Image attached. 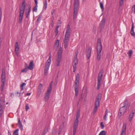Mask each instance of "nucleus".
<instances>
[{
	"label": "nucleus",
	"mask_w": 135,
	"mask_h": 135,
	"mask_svg": "<svg viewBox=\"0 0 135 135\" xmlns=\"http://www.w3.org/2000/svg\"><path fill=\"white\" fill-rule=\"evenodd\" d=\"M2 16V11L1 8H0V21H1Z\"/></svg>",
	"instance_id": "obj_44"
},
{
	"label": "nucleus",
	"mask_w": 135,
	"mask_h": 135,
	"mask_svg": "<svg viewBox=\"0 0 135 135\" xmlns=\"http://www.w3.org/2000/svg\"><path fill=\"white\" fill-rule=\"evenodd\" d=\"M105 18H103L100 23V25L104 26L105 23Z\"/></svg>",
	"instance_id": "obj_24"
},
{
	"label": "nucleus",
	"mask_w": 135,
	"mask_h": 135,
	"mask_svg": "<svg viewBox=\"0 0 135 135\" xmlns=\"http://www.w3.org/2000/svg\"><path fill=\"white\" fill-rule=\"evenodd\" d=\"M31 7L30 6L28 7V11L26 12L25 13L26 14V18H28V16L29 15V13L30 12V11H31Z\"/></svg>",
	"instance_id": "obj_25"
},
{
	"label": "nucleus",
	"mask_w": 135,
	"mask_h": 135,
	"mask_svg": "<svg viewBox=\"0 0 135 135\" xmlns=\"http://www.w3.org/2000/svg\"><path fill=\"white\" fill-rule=\"evenodd\" d=\"M14 94L13 93H12L11 94V97H14Z\"/></svg>",
	"instance_id": "obj_63"
},
{
	"label": "nucleus",
	"mask_w": 135,
	"mask_h": 135,
	"mask_svg": "<svg viewBox=\"0 0 135 135\" xmlns=\"http://www.w3.org/2000/svg\"><path fill=\"white\" fill-rule=\"evenodd\" d=\"M102 46L100 38H99L97 40V59L98 61H99L101 59V52L102 50Z\"/></svg>",
	"instance_id": "obj_1"
},
{
	"label": "nucleus",
	"mask_w": 135,
	"mask_h": 135,
	"mask_svg": "<svg viewBox=\"0 0 135 135\" xmlns=\"http://www.w3.org/2000/svg\"><path fill=\"white\" fill-rule=\"evenodd\" d=\"M79 123V120L78 119H76L74 123H76L78 124Z\"/></svg>",
	"instance_id": "obj_53"
},
{
	"label": "nucleus",
	"mask_w": 135,
	"mask_h": 135,
	"mask_svg": "<svg viewBox=\"0 0 135 135\" xmlns=\"http://www.w3.org/2000/svg\"><path fill=\"white\" fill-rule=\"evenodd\" d=\"M55 36H56L57 35L58 33V30L55 29Z\"/></svg>",
	"instance_id": "obj_46"
},
{
	"label": "nucleus",
	"mask_w": 135,
	"mask_h": 135,
	"mask_svg": "<svg viewBox=\"0 0 135 135\" xmlns=\"http://www.w3.org/2000/svg\"><path fill=\"white\" fill-rule=\"evenodd\" d=\"M19 49V47L18 43L17 42L15 44V52L17 55L18 54V51Z\"/></svg>",
	"instance_id": "obj_17"
},
{
	"label": "nucleus",
	"mask_w": 135,
	"mask_h": 135,
	"mask_svg": "<svg viewBox=\"0 0 135 135\" xmlns=\"http://www.w3.org/2000/svg\"><path fill=\"white\" fill-rule=\"evenodd\" d=\"M25 109L26 111H27L28 110H29L30 109L28 105L27 104H26V105Z\"/></svg>",
	"instance_id": "obj_40"
},
{
	"label": "nucleus",
	"mask_w": 135,
	"mask_h": 135,
	"mask_svg": "<svg viewBox=\"0 0 135 135\" xmlns=\"http://www.w3.org/2000/svg\"><path fill=\"white\" fill-rule=\"evenodd\" d=\"M37 5H35L33 9V11L36 12L37 10Z\"/></svg>",
	"instance_id": "obj_37"
},
{
	"label": "nucleus",
	"mask_w": 135,
	"mask_h": 135,
	"mask_svg": "<svg viewBox=\"0 0 135 135\" xmlns=\"http://www.w3.org/2000/svg\"><path fill=\"white\" fill-rule=\"evenodd\" d=\"M77 127H73V135H75V134L76 131V129Z\"/></svg>",
	"instance_id": "obj_36"
},
{
	"label": "nucleus",
	"mask_w": 135,
	"mask_h": 135,
	"mask_svg": "<svg viewBox=\"0 0 135 135\" xmlns=\"http://www.w3.org/2000/svg\"><path fill=\"white\" fill-rule=\"evenodd\" d=\"M58 52L62 53V49L61 47L59 48Z\"/></svg>",
	"instance_id": "obj_51"
},
{
	"label": "nucleus",
	"mask_w": 135,
	"mask_h": 135,
	"mask_svg": "<svg viewBox=\"0 0 135 135\" xmlns=\"http://www.w3.org/2000/svg\"><path fill=\"white\" fill-rule=\"evenodd\" d=\"M119 109L118 113V115L120 117L123 115L124 114L127 109V108L121 106Z\"/></svg>",
	"instance_id": "obj_10"
},
{
	"label": "nucleus",
	"mask_w": 135,
	"mask_h": 135,
	"mask_svg": "<svg viewBox=\"0 0 135 135\" xmlns=\"http://www.w3.org/2000/svg\"><path fill=\"white\" fill-rule=\"evenodd\" d=\"M47 0H45V2L44 3V6L43 9L44 10H46L47 8Z\"/></svg>",
	"instance_id": "obj_26"
},
{
	"label": "nucleus",
	"mask_w": 135,
	"mask_h": 135,
	"mask_svg": "<svg viewBox=\"0 0 135 135\" xmlns=\"http://www.w3.org/2000/svg\"><path fill=\"white\" fill-rule=\"evenodd\" d=\"M19 129H17L13 132V135H18V131Z\"/></svg>",
	"instance_id": "obj_31"
},
{
	"label": "nucleus",
	"mask_w": 135,
	"mask_h": 135,
	"mask_svg": "<svg viewBox=\"0 0 135 135\" xmlns=\"http://www.w3.org/2000/svg\"><path fill=\"white\" fill-rule=\"evenodd\" d=\"M82 94H81V95L79 99V100H81L83 99V97H82Z\"/></svg>",
	"instance_id": "obj_58"
},
{
	"label": "nucleus",
	"mask_w": 135,
	"mask_h": 135,
	"mask_svg": "<svg viewBox=\"0 0 135 135\" xmlns=\"http://www.w3.org/2000/svg\"><path fill=\"white\" fill-rule=\"evenodd\" d=\"M70 35V33L66 32L65 36L64 41H68V39L69 38V36Z\"/></svg>",
	"instance_id": "obj_19"
},
{
	"label": "nucleus",
	"mask_w": 135,
	"mask_h": 135,
	"mask_svg": "<svg viewBox=\"0 0 135 135\" xmlns=\"http://www.w3.org/2000/svg\"><path fill=\"white\" fill-rule=\"evenodd\" d=\"M104 26H102V25L100 26L99 28L100 29V32H101L102 31V29L104 27Z\"/></svg>",
	"instance_id": "obj_43"
},
{
	"label": "nucleus",
	"mask_w": 135,
	"mask_h": 135,
	"mask_svg": "<svg viewBox=\"0 0 135 135\" xmlns=\"http://www.w3.org/2000/svg\"><path fill=\"white\" fill-rule=\"evenodd\" d=\"M92 48L91 46H89L86 49V56L87 59H89L91 55Z\"/></svg>",
	"instance_id": "obj_11"
},
{
	"label": "nucleus",
	"mask_w": 135,
	"mask_h": 135,
	"mask_svg": "<svg viewBox=\"0 0 135 135\" xmlns=\"http://www.w3.org/2000/svg\"><path fill=\"white\" fill-rule=\"evenodd\" d=\"M126 127V123H124L123 124L122 132L120 134V135H125Z\"/></svg>",
	"instance_id": "obj_13"
},
{
	"label": "nucleus",
	"mask_w": 135,
	"mask_h": 135,
	"mask_svg": "<svg viewBox=\"0 0 135 135\" xmlns=\"http://www.w3.org/2000/svg\"><path fill=\"white\" fill-rule=\"evenodd\" d=\"M80 114L76 113V119H79V118L80 117Z\"/></svg>",
	"instance_id": "obj_52"
},
{
	"label": "nucleus",
	"mask_w": 135,
	"mask_h": 135,
	"mask_svg": "<svg viewBox=\"0 0 135 135\" xmlns=\"http://www.w3.org/2000/svg\"><path fill=\"white\" fill-rule=\"evenodd\" d=\"M61 58L59 57H57L56 59V66H58L60 65V62L61 61Z\"/></svg>",
	"instance_id": "obj_21"
},
{
	"label": "nucleus",
	"mask_w": 135,
	"mask_h": 135,
	"mask_svg": "<svg viewBox=\"0 0 135 135\" xmlns=\"http://www.w3.org/2000/svg\"><path fill=\"white\" fill-rule=\"evenodd\" d=\"M132 8H134V13L135 14V5L133 6L132 7Z\"/></svg>",
	"instance_id": "obj_59"
},
{
	"label": "nucleus",
	"mask_w": 135,
	"mask_h": 135,
	"mask_svg": "<svg viewBox=\"0 0 135 135\" xmlns=\"http://www.w3.org/2000/svg\"><path fill=\"white\" fill-rule=\"evenodd\" d=\"M80 110L79 109H78V110L77 112V114H80Z\"/></svg>",
	"instance_id": "obj_61"
},
{
	"label": "nucleus",
	"mask_w": 135,
	"mask_h": 135,
	"mask_svg": "<svg viewBox=\"0 0 135 135\" xmlns=\"http://www.w3.org/2000/svg\"><path fill=\"white\" fill-rule=\"evenodd\" d=\"M99 135H106L105 132L104 131H102L100 132Z\"/></svg>",
	"instance_id": "obj_35"
},
{
	"label": "nucleus",
	"mask_w": 135,
	"mask_h": 135,
	"mask_svg": "<svg viewBox=\"0 0 135 135\" xmlns=\"http://www.w3.org/2000/svg\"><path fill=\"white\" fill-rule=\"evenodd\" d=\"M74 64H73V72H75L76 69V65L78 64V60L76 59L75 60H74Z\"/></svg>",
	"instance_id": "obj_15"
},
{
	"label": "nucleus",
	"mask_w": 135,
	"mask_h": 135,
	"mask_svg": "<svg viewBox=\"0 0 135 135\" xmlns=\"http://www.w3.org/2000/svg\"><path fill=\"white\" fill-rule=\"evenodd\" d=\"M100 126H101V128L102 129H103L104 127V125L103 124V122H101L100 123Z\"/></svg>",
	"instance_id": "obj_45"
},
{
	"label": "nucleus",
	"mask_w": 135,
	"mask_h": 135,
	"mask_svg": "<svg viewBox=\"0 0 135 135\" xmlns=\"http://www.w3.org/2000/svg\"><path fill=\"white\" fill-rule=\"evenodd\" d=\"M16 95L17 96H19L20 95V92L17 91H16L15 93Z\"/></svg>",
	"instance_id": "obj_42"
},
{
	"label": "nucleus",
	"mask_w": 135,
	"mask_h": 135,
	"mask_svg": "<svg viewBox=\"0 0 135 135\" xmlns=\"http://www.w3.org/2000/svg\"><path fill=\"white\" fill-rule=\"evenodd\" d=\"M100 7L102 10V11H104V7L103 4L101 2H100Z\"/></svg>",
	"instance_id": "obj_33"
},
{
	"label": "nucleus",
	"mask_w": 135,
	"mask_h": 135,
	"mask_svg": "<svg viewBox=\"0 0 135 135\" xmlns=\"http://www.w3.org/2000/svg\"><path fill=\"white\" fill-rule=\"evenodd\" d=\"M26 7L25 2L24 1L23 2L22 6L20 7V11L19 12V19L18 22L21 23L22 21V18Z\"/></svg>",
	"instance_id": "obj_3"
},
{
	"label": "nucleus",
	"mask_w": 135,
	"mask_h": 135,
	"mask_svg": "<svg viewBox=\"0 0 135 135\" xmlns=\"http://www.w3.org/2000/svg\"><path fill=\"white\" fill-rule=\"evenodd\" d=\"M51 91H48V90H47V91L45 95V100L46 101H47L49 98V95L51 93Z\"/></svg>",
	"instance_id": "obj_18"
},
{
	"label": "nucleus",
	"mask_w": 135,
	"mask_h": 135,
	"mask_svg": "<svg viewBox=\"0 0 135 135\" xmlns=\"http://www.w3.org/2000/svg\"><path fill=\"white\" fill-rule=\"evenodd\" d=\"M41 16L40 15L39 16L37 20V21L38 22L39 21H40L41 20Z\"/></svg>",
	"instance_id": "obj_48"
},
{
	"label": "nucleus",
	"mask_w": 135,
	"mask_h": 135,
	"mask_svg": "<svg viewBox=\"0 0 135 135\" xmlns=\"http://www.w3.org/2000/svg\"><path fill=\"white\" fill-rule=\"evenodd\" d=\"M51 20H52V21H51L52 22L51 23V26L52 27H53L54 26V22H53L54 19V17L53 16H51Z\"/></svg>",
	"instance_id": "obj_34"
},
{
	"label": "nucleus",
	"mask_w": 135,
	"mask_h": 135,
	"mask_svg": "<svg viewBox=\"0 0 135 135\" xmlns=\"http://www.w3.org/2000/svg\"><path fill=\"white\" fill-rule=\"evenodd\" d=\"M128 104V100L127 99H126L124 102L121 103L120 104V106H123V107H125L127 108L128 106V108L130 106V105Z\"/></svg>",
	"instance_id": "obj_12"
},
{
	"label": "nucleus",
	"mask_w": 135,
	"mask_h": 135,
	"mask_svg": "<svg viewBox=\"0 0 135 135\" xmlns=\"http://www.w3.org/2000/svg\"><path fill=\"white\" fill-rule=\"evenodd\" d=\"M26 84L25 83H23L20 86L21 91L23 89V87L26 85Z\"/></svg>",
	"instance_id": "obj_39"
},
{
	"label": "nucleus",
	"mask_w": 135,
	"mask_h": 135,
	"mask_svg": "<svg viewBox=\"0 0 135 135\" xmlns=\"http://www.w3.org/2000/svg\"><path fill=\"white\" fill-rule=\"evenodd\" d=\"M59 27V25L57 26H56V27L55 29H56V30H58V29Z\"/></svg>",
	"instance_id": "obj_64"
},
{
	"label": "nucleus",
	"mask_w": 135,
	"mask_h": 135,
	"mask_svg": "<svg viewBox=\"0 0 135 135\" xmlns=\"http://www.w3.org/2000/svg\"><path fill=\"white\" fill-rule=\"evenodd\" d=\"M107 112H108V110H107V109H106L105 110V114L104 117V120H106V118L107 117V113H108Z\"/></svg>",
	"instance_id": "obj_32"
},
{
	"label": "nucleus",
	"mask_w": 135,
	"mask_h": 135,
	"mask_svg": "<svg viewBox=\"0 0 135 135\" xmlns=\"http://www.w3.org/2000/svg\"><path fill=\"white\" fill-rule=\"evenodd\" d=\"M132 53V50H130L128 52V54L129 55V57H130L131 56Z\"/></svg>",
	"instance_id": "obj_38"
},
{
	"label": "nucleus",
	"mask_w": 135,
	"mask_h": 135,
	"mask_svg": "<svg viewBox=\"0 0 135 135\" xmlns=\"http://www.w3.org/2000/svg\"><path fill=\"white\" fill-rule=\"evenodd\" d=\"M51 59L49 58L45 64L44 71V75L46 76L47 75L48 71L51 63Z\"/></svg>",
	"instance_id": "obj_7"
},
{
	"label": "nucleus",
	"mask_w": 135,
	"mask_h": 135,
	"mask_svg": "<svg viewBox=\"0 0 135 135\" xmlns=\"http://www.w3.org/2000/svg\"><path fill=\"white\" fill-rule=\"evenodd\" d=\"M33 61H31L30 63L29 66L28 67H26L24 69L21 70V72L25 73L28 71V69L32 70L33 69Z\"/></svg>",
	"instance_id": "obj_8"
},
{
	"label": "nucleus",
	"mask_w": 135,
	"mask_h": 135,
	"mask_svg": "<svg viewBox=\"0 0 135 135\" xmlns=\"http://www.w3.org/2000/svg\"><path fill=\"white\" fill-rule=\"evenodd\" d=\"M18 127L20 128L21 130L23 129V126L22 125V124L21 122L20 119V118H18Z\"/></svg>",
	"instance_id": "obj_20"
},
{
	"label": "nucleus",
	"mask_w": 135,
	"mask_h": 135,
	"mask_svg": "<svg viewBox=\"0 0 135 135\" xmlns=\"http://www.w3.org/2000/svg\"><path fill=\"white\" fill-rule=\"evenodd\" d=\"M124 0H120L119 1V6H122Z\"/></svg>",
	"instance_id": "obj_41"
},
{
	"label": "nucleus",
	"mask_w": 135,
	"mask_h": 135,
	"mask_svg": "<svg viewBox=\"0 0 135 135\" xmlns=\"http://www.w3.org/2000/svg\"><path fill=\"white\" fill-rule=\"evenodd\" d=\"M79 73L77 74L76 76L74 87L75 91V95L76 96H77L78 94L79 90L78 88V86L79 83Z\"/></svg>",
	"instance_id": "obj_5"
},
{
	"label": "nucleus",
	"mask_w": 135,
	"mask_h": 135,
	"mask_svg": "<svg viewBox=\"0 0 135 135\" xmlns=\"http://www.w3.org/2000/svg\"><path fill=\"white\" fill-rule=\"evenodd\" d=\"M135 113L134 112H132V113L130 114L129 115V121L131 122L132 118L134 116V114Z\"/></svg>",
	"instance_id": "obj_22"
},
{
	"label": "nucleus",
	"mask_w": 135,
	"mask_h": 135,
	"mask_svg": "<svg viewBox=\"0 0 135 135\" xmlns=\"http://www.w3.org/2000/svg\"><path fill=\"white\" fill-rule=\"evenodd\" d=\"M77 55H75L74 56V58H75V59L74 60H75L76 59H77L78 60V59H77Z\"/></svg>",
	"instance_id": "obj_62"
},
{
	"label": "nucleus",
	"mask_w": 135,
	"mask_h": 135,
	"mask_svg": "<svg viewBox=\"0 0 135 135\" xmlns=\"http://www.w3.org/2000/svg\"><path fill=\"white\" fill-rule=\"evenodd\" d=\"M101 99V94L100 93H99L96 99L95 102V103L96 104H100V101Z\"/></svg>",
	"instance_id": "obj_14"
},
{
	"label": "nucleus",
	"mask_w": 135,
	"mask_h": 135,
	"mask_svg": "<svg viewBox=\"0 0 135 135\" xmlns=\"http://www.w3.org/2000/svg\"><path fill=\"white\" fill-rule=\"evenodd\" d=\"M68 41H64V47L65 48H66L68 47Z\"/></svg>",
	"instance_id": "obj_28"
},
{
	"label": "nucleus",
	"mask_w": 135,
	"mask_h": 135,
	"mask_svg": "<svg viewBox=\"0 0 135 135\" xmlns=\"http://www.w3.org/2000/svg\"><path fill=\"white\" fill-rule=\"evenodd\" d=\"M35 5H37V0H34Z\"/></svg>",
	"instance_id": "obj_57"
},
{
	"label": "nucleus",
	"mask_w": 135,
	"mask_h": 135,
	"mask_svg": "<svg viewBox=\"0 0 135 135\" xmlns=\"http://www.w3.org/2000/svg\"><path fill=\"white\" fill-rule=\"evenodd\" d=\"M5 77L6 76L4 70H3L1 76V82H2L1 88L2 91L3 90L4 87L5 85V81L6 80Z\"/></svg>",
	"instance_id": "obj_9"
},
{
	"label": "nucleus",
	"mask_w": 135,
	"mask_h": 135,
	"mask_svg": "<svg viewBox=\"0 0 135 135\" xmlns=\"http://www.w3.org/2000/svg\"><path fill=\"white\" fill-rule=\"evenodd\" d=\"M104 70L102 69L100 71L98 76V84H97V89L99 90L100 87L101 85V80L102 79L103 75L104 73Z\"/></svg>",
	"instance_id": "obj_6"
},
{
	"label": "nucleus",
	"mask_w": 135,
	"mask_h": 135,
	"mask_svg": "<svg viewBox=\"0 0 135 135\" xmlns=\"http://www.w3.org/2000/svg\"><path fill=\"white\" fill-rule=\"evenodd\" d=\"M70 26L69 25H68L66 29V32H68L70 33Z\"/></svg>",
	"instance_id": "obj_30"
},
{
	"label": "nucleus",
	"mask_w": 135,
	"mask_h": 135,
	"mask_svg": "<svg viewBox=\"0 0 135 135\" xmlns=\"http://www.w3.org/2000/svg\"><path fill=\"white\" fill-rule=\"evenodd\" d=\"M58 57H62V53H59L58 52Z\"/></svg>",
	"instance_id": "obj_49"
},
{
	"label": "nucleus",
	"mask_w": 135,
	"mask_h": 135,
	"mask_svg": "<svg viewBox=\"0 0 135 135\" xmlns=\"http://www.w3.org/2000/svg\"><path fill=\"white\" fill-rule=\"evenodd\" d=\"M59 41L58 40H57L55 42V45H56L58 46L59 45Z\"/></svg>",
	"instance_id": "obj_47"
},
{
	"label": "nucleus",
	"mask_w": 135,
	"mask_h": 135,
	"mask_svg": "<svg viewBox=\"0 0 135 135\" xmlns=\"http://www.w3.org/2000/svg\"><path fill=\"white\" fill-rule=\"evenodd\" d=\"M79 6V0H74V12L73 15V19L74 20L77 17Z\"/></svg>",
	"instance_id": "obj_2"
},
{
	"label": "nucleus",
	"mask_w": 135,
	"mask_h": 135,
	"mask_svg": "<svg viewBox=\"0 0 135 135\" xmlns=\"http://www.w3.org/2000/svg\"><path fill=\"white\" fill-rule=\"evenodd\" d=\"M54 12H55V11H54V10H53L52 11H51L52 16H54V15H53V14L54 13Z\"/></svg>",
	"instance_id": "obj_56"
},
{
	"label": "nucleus",
	"mask_w": 135,
	"mask_h": 135,
	"mask_svg": "<svg viewBox=\"0 0 135 135\" xmlns=\"http://www.w3.org/2000/svg\"><path fill=\"white\" fill-rule=\"evenodd\" d=\"M78 124L76 123H74L73 127H78Z\"/></svg>",
	"instance_id": "obj_54"
},
{
	"label": "nucleus",
	"mask_w": 135,
	"mask_h": 135,
	"mask_svg": "<svg viewBox=\"0 0 135 135\" xmlns=\"http://www.w3.org/2000/svg\"><path fill=\"white\" fill-rule=\"evenodd\" d=\"M1 93L0 94V117L2 116L4 112L3 110L4 108V96Z\"/></svg>",
	"instance_id": "obj_4"
},
{
	"label": "nucleus",
	"mask_w": 135,
	"mask_h": 135,
	"mask_svg": "<svg viewBox=\"0 0 135 135\" xmlns=\"http://www.w3.org/2000/svg\"><path fill=\"white\" fill-rule=\"evenodd\" d=\"M62 23V22L61 21V18L59 20H58V21L57 22V24H61Z\"/></svg>",
	"instance_id": "obj_55"
},
{
	"label": "nucleus",
	"mask_w": 135,
	"mask_h": 135,
	"mask_svg": "<svg viewBox=\"0 0 135 135\" xmlns=\"http://www.w3.org/2000/svg\"><path fill=\"white\" fill-rule=\"evenodd\" d=\"M99 104L95 103V107L94 109V112H96L97 110V108L99 106Z\"/></svg>",
	"instance_id": "obj_27"
},
{
	"label": "nucleus",
	"mask_w": 135,
	"mask_h": 135,
	"mask_svg": "<svg viewBox=\"0 0 135 135\" xmlns=\"http://www.w3.org/2000/svg\"><path fill=\"white\" fill-rule=\"evenodd\" d=\"M49 58L51 59V52H50V53H49Z\"/></svg>",
	"instance_id": "obj_60"
},
{
	"label": "nucleus",
	"mask_w": 135,
	"mask_h": 135,
	"mask_svg": "<svg viewBox=\"0 0 135 135\" xmlns=\"http://www.w3.org/2000/svg\"><path fill=\"white\" fill-rule=\"evenodd\" d=\"M131 34L132 36L135 37V32H134V23L132 22V27L131 31Z\"/></svg>",
	"instance_id": "obj_16"
},
{
	"label": "nucleus",
	"mask_w": 135,
	"mask_h": 135,
	"mask_svg": "<svg viewBox=\"0 0 135 135\" xmlns=\"http://www.w3.org/2000/svg\"><path fill=\"white\" fill-rule=\"evenodd\" d=\"M48 129L47 128H46L44 130L43 132V134H45L47 132Z\"/></svg>",
	"instance_id": "obj_50"
},
{
	"label": "nucleus",
	"mask_w": 135,
	"mask_h": 135,
	"mask_svg": "<svg viewBox=\"0 0 135 135\" xmlns=\"http://www.w3.org/2000/svg\"><path fill=\"white\" fill-rule=\"evenodd\" d=\"M42 85L41 84H40L38 86V88L37 89V91L39 93H41V90L42 89Z\"/></svg>",
	"instance_id": "obj_23"
},
{
	"label": "nucleus",
	"mask_w": 135,
	"mask_h": 135,
	"mask_svg": "<svg viewBox=\"0 0 135 135\" xmlns=\"http://www.w3.org/2000/svg\"><path fill=\"white\" fill-rule=\"evenodd\" d=\"M52 81H51V83L50 84V86H49L48 89V91H51L52 88Z\"/></svg>",
	"instance_id": "obj_29"
}]
</instances>
